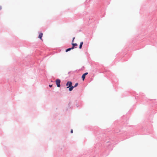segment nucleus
<instances>
[{
  "mask_svg": "<svg viewBox=\"0 0 157 157\" xmlns=\"http://www.w3.org/2000/svg\"><path fill=\"white\" fill-rule=\"evenodd\" d=\"M71 51L70 48L66 49L65 50V52H67Z\"/></svg>",
  "mask_w": 157,
  "mask_h": 157,
  "instance_id": "20",
  "label": "nucleus"
},
{
  "mask_svg": "<svg viewBox=\"0 0 157 157\" xmlns=\"http://www.w3.org/2000/svg\"><path fill=\"white\" fill-rule=\"evenodd\" d=\"M153 103L150 105L149 110L147 111L146 115V117L148 120L151 122V120H152L153 115L157 111V102L155 100H153Z\"/></svg>",
  "mask_w": 157,
  "mask_h": 157,
  "instance_id": "6",
  "label": "nucleus"
},
{
  "mask_svg": "<svg viewBox=\"0 0 157 157\" xmlns=\"http://www.w3.org/2000/svg\"><path fill=\"white\" fill-rule=\"evenodd\" d=\"M75 105L77 107H78L79 106V105L77 104V102H76Z\"/></svg>",
  "mask_w": 157,
  "mask_h": 157,
  "instance_id": "25",
  "label": "nucleus"
},
{
  "mask_svg": "<svg viewBox=\"0 0 157 157\" xmlns=\"http://www.w3.org/2000/svg\"><path fill=\"white\" fill-rule=\"evenodd\" d=\"M71 46H72L75 48H77L78 44L76 43H71Z\"/></svg>",
  "mask_w": 157,
  "mask_h": 157,
  "instance_id": "16",
  "label": "nucleus"
},
{
  "mask_svg": "<svg viewBox=\"0 0 157 157\" xmlns=\"http://www.w3.org/2000/svg\"><path fill=\"white\" fill-rule=\"evenodd\" d=\"M151 1H155L156 2V6H154L152 5L151 6V9H152V11L149 13L148 16V20L146 22H145L142 25V28L140 34L139 36V37L137 36V39L140 40L139 38L140 36H144L147 33L148 30H153L156 26V23L157 18L154 15L155 12L157 9V0H150Z\"/></svg>",
  "mask_w": 157,
  "mask_h": 157,
  "instance_id": "3",
  "label": "nucleus"
},
{
  "mask_svg": "<svg viewBox=\"0 0 157 157\" xmlns=\"http://www.w3.org/2000/svg\"><path fill=\"white\" fill-rule=\"evenodd\" d=\"M98 71L100 73H106L105 76L111 81L113 87H116L118 84V80L116 78V76L109 71L106 69L102 65L99 67L98 68Z\"/></svg>",
  "mask_w": 157,
  "mask_h": 157,
  "instance_id": "5",
  "label": "nucleus"
},
{
  "mask_svg": "<svg viewBox=\"0 0 157 157\" xmlns=\"http://www.w3.org/2000/svg\"><path fill=\"white\" fill-rule=\"evenodd\" d=\"M2 7L1 6H0V10L2 9Z\"/></svg>",
  "mask_w": 157,
  "mask_h": 157,
  "instance_id": "28",
  "label": "nucleus"
},
{
  "mask_svg": "<svg viewBox=\"0 0 157 157\" xmlns=\"http://www.w3.org/2000/svg\"><path fill=\"white\" fill-rule=\"evenodd\" d=\"M111 0H86L85 2L86 6L89 4L91 1L94 2L93 8L98 9V12H94L90 16L87 18H84L83 20L85 24L81 26L80 30H77V33L82 32L90 34L91 28L95 30L97 27V23H98V19L100 17H101L104 16L103 14L107 6L110 4Z\"/></svg>",
  "mask_w": 157,
  "mask_h": 157,
  "instance_id": "2",
  "label": "nucleus"
},
{
  "mask_svg": "<svg viewBox=\"0 0 157 157\" xmlns=\"http://www.w3.org/2000/svg\"><path fill=\"white\" fill-rule=\"evenodd\" d=\"M53 86V84H49V87L50 88H52V87Z\"/></svg>",
  "mask_w": 157,
  "mask_h": 157,
  "instance_id": "23",
  "label": "nucleus"
},
{
  "mask_svg": "<svg viewBox=\"0 0 157 157\" xmlns=\"http://www.w3.org/2000/svg\"><path fill=\"white\" fill-rule=\"evenodd\" d=\"M55 83L56 84V85L57 87L58 88H60L61 87L60 83L61 82V81L60 79L59 78H57L56 79L55 81Z\"/></svg>",
  "mask_w": 157,
  "mask_h": 157,
  "instance_id": "11",
  "label": "nucleus"
},
{
  "mask_svg": "<svg viewBox=\"0 0 157 157\" xmlns=\"http://www.w3.org/2000/svg\"><path fill=\"white\" fill-rule=\"evenodd\" d=\"M71 72V71H70L68 72V74H69Z\"/></svg>",
  "mask_w": 157,
  "mask_h": 157,
  "instance_id": "30",
  "label": "nucleus"
},
{
  "mask_svg": "<svg viewBox=\"0 0 157 157\" xmlns=\"http://www.w3.org/2000/svg\"><path fill=\"white\" fill-rule=\"evenodd\" d=\"M147 40L149 42V44H152L157 47V33L151 32L147 36Z\"/></svg>",
  "mask_w": 157,
  "mask_h": 157,
  "instance_id": "7",
  "label": "nucleus"
},
{
  "mask_svg": "<svg viewBox=\"0 0 157 157\" xmlns=\"http://www.w3.org/2000/svg\"><path fill=\"white\" fill-rule=\"evenodd\" d=\"M129 52L127 53L121 52L119 53L117 55V58L115 59V61L113 62L112 65L114 64L115 61L118 60V61L123 62L127 61L128 59L131 56L129 54Z\"/></svg>",
  "mask_w": 157,
  "mask_h": 157,
  "instance_id": "8",
  "label": "nucleus"
},
{
  "mask_svg": "<svg viewBox=\"0 0 157 157\" xmlns=\"http://www.w3.org/2000/svg\"><path fill=\"white\" fill-rule=\"evenodd\" d=\"M70 48V49L71 50H72V49H75V48L72 46H71V47Z\"/></svg>",
  "mask_w": 157,
  "mask_h": 157,
  "instance_id": "24",
  "label": "nucleus"
},
{
  "mask_svg": "<svg viewBox=\"0 0 157 157\" xmlns=\"http://www.w3.org/2000/svg\"><path fill=\"white\" fill-rule=\"evenodd\" d=\"M75 38V37H73L72 41H71V43H73L74 42Z\"/></svg>",
  "mask_w": 157,
  "mask_h": 157,
  "instance_id": "22",
  "label": "nucleus"
},
{
  "mask_svg": "<svg viewBox=\"0 0 157 157\" xmlns=\"http://www.w3.org/2000/svg\"><path fill=\"white\" fill-rule=\"evenodd\" d=\"M9 70H10V69Z\"/></svg>",
  "mask_w": 157,
  "mask_h": 157,
  "instance_id": "35",
  "label": "nucleus"
},
{
  "mask_svg": "<svg viewBox=\"0 0 157 157\" xmlns=\"http://www.w3.org/2000/svg\"><path fill=\"white\" fill-rule=\"evenodd\" d=\"M85 68V67L84 66H82L81 68L79 69L78 71H80V70H82L84 69Z\"/></svg>",
  "mask_w": 157,
  "mask_h": 157,
  "instance_id": "21",
  "label": "nucleus"
},
{
  "mask_svg": "<svg viewBox=\"0 0 157 157\" xmlns=\"http://www.w3.org/2000/svg\"><path fill=\"white\" fill-rule=\"evenodd\" d=\"M144 7L143 6H141V9L140 10V14H142V12L144 11V12H145V9H144Z\"/></svg>",
  "mask_w": 157,
  "mask_h": 157,
  "instance_id": "17",
  "label": "nucleus"
},
{
  "mask_svg": "<svg viewBox=\"0 0 157 157\" xmlns=\"http://www.w3.org/2000/svg\"><path fill=\"white\" fill-rule=\"evenodd\" d=\"M85 53H86V54H87V52H86Z\"/></svg>",
  "mask_w": 157,
  "mask_h": 157,
  "instance_id": "32",
  "label": "nucleus"
},
{
  "mask_svg": "<svg viewBox=\"0 0 157 157\" xmlns=\"http://www.w3.org/2000/svg\"><path fill=\"white\" fill-rule=\"evenodd\" d=\"M88 74V72H86L84 73L81 76V78L82 80L83 81H84V79L85 78L86 76Z\"/></svg>",
  "mask_w": 157,
  "mask_h": 157,
  "instance_id": "13",
  "label": "nucleus"
},
{
  "mask_svg": "<svg viewBox=\"0 0 157 157\" xmlns=\"http://www.w3.org/2000/svg\"><path fill=\"white\" fill-rule=\"evenodd\" d=\"M71 101H69V103L68 104V107L66 109V111H68V109H72L73 106H70V104H71Z\"/></svg>",
  "mask_w": 157,
  "mask_h": 157,
  "instance_id": "15",
  "label": "nucleus"
},
{
  "mask_svg": "<svg viewBox=\"0 0 157 157\" xmlns=\"http://www.w3.org/2000/svg\"><path fill=\"white\" fill-rule=\"evenodd\" d=\"M70 133L72 134L73 133V130L72 129H71L70 131Z\"/></svg>",
  "mask_w": 157,
  "mask_h": 157,
  "instance_id": "26",
  "label": "nucleus"
},
{
  "mask_svg": "<svg viewBox=\"0 0 157 157\" xmlns=\"http://www.w3.org/2000/svg\"><path fill=\"white\" fill-rule=\"evenodd\" d=\"M2 133L1 132H0V135L2 136Z\"/></svg>",
  "mask_w": 157,
  "mask_h": 157,
  "instance_id": "29",
  "label": "nucleus"
},
{
  "mask_svg": "<svg viewBox=\"0 0 157 157\" xmlns=\"http://www.w3.org/2000/svg\"><path fill=\"white\" fill-rule=\"evenodd\" d=\"M57 53L56 52H53V53H51V54L53 55L54 54H55V53Z\"/></svg>",
  "mask_w": 157,
  "mask_h": 157,
  "instance_id": "27",
  "label": "nucleus"
},
{
  "mask_svg": "<svg viewBox=\"0 0 157 157\" xmlns=\"http://www.w3.org/2000/svg\"><path fill=\"white\" fill-rule=\"evenodd\" d=\"M115 121L113 124V130H106L104 132H101L100 129L95 128L94 134L95 135V143L94 145V150L89 151L88 154L78 157H96L100 152H102V156H107L112 151L114 145L118 142V138L121 140H124L136 135H146L152 132L145 126L138 125L129 126L127 125L128 122V119H123Z\"/></svg>",
  "mask_w": 157,
  "mask_h": 157,
  "instance_id": "1",
  "label": "nucleus"
},
{
  "mask_svg": "<svg viewBox=\"0 0 157 157\" xmlns=\"http://www.w3.org/2000/svg\"><path fill=\"white\" fill-rule=\"evenodd\" d=\"M61 86H63V85L62 84H61Z\"/></svg>",
  "mask_w": 157,
  "mask_h": 157,
  "instance_id": "34",
  "label": "nucleus"
},
{
  "mask_svg": "<svg viewBox=\"0 0 157 157\" xmlns=\"http://www.w3.org/2000/svg\"><path fill=\"white\" fill-rule=\"evenodd\" d=\"M38 38H39L40 40H42V37L43 36V33L41 32H38Z\"/></svg>",
  "mask_w": 157,
  "mask_h": 157,
  "instance_id": "12",
  "label": "nucleus"
},
{
  "mask_svg": "<svg viewBox=\"0 0 157 157\" xmlns=\"http://www.w3.org/2000/svg\"><path fill=\"white\" fill-rule=\"evenodd\" d=\"M75 101H77V100H75Z\"/></svg>",
  "mask_w": 157,
  "mask_h": 157,
  "instance_id": "33",
  "label": "nucleus"
},
{
  "mask_svg": "<svg viewBox=\"0 0 157 157\" xmlns=\"http://www.w3.org/2000/svg\"><path fill=\"white\" fill-rule=\"evenodd\" d=\"M136 93V92L135 91H132V92L130 91H125L123 93L122 97L127 96L130 95H134Z\"/></svg>",
  "mask_w": 157,
  "mask_h": 157,
  "instance_id": "10",
  "label": "nucleus"
},
{
  "mask_svg": "<svg viewBox=\"0 0 157 157\" xmlns=\"http://www.w3.org/2000/svg\"><path fill=\"white\" fill-rule=\"evenodd\" d=\"M72 82L71 81H68L66 83L65 85L67 86L66 88L69 89L68 90L70 92L71 91L73 90V86Z\"/></svg>",
  "mask_w": 157,
  "mask_h": 157,
  "instance_id": "9",
  "label": "nucleus"
},
{
  "mask_svg": "<svg viewBox=\"0 0 157 157\" xmlns=\"http://www.w3.org/2000/svg\"><path fill=\"white\" fill-rule=\"evenodd\" d=\"M77 70H76L75 71V72Z\"/></svg>",
  "mask_w": 157,
  "mask_h": 157,
  "instance_id": "31",
  "label": "nucleus"
},
{
  "mask_svg": "<svg viewBox=\"0 0 157 157\" xmlns=\"http://www.w3.org/2000/svg\"><path fill=\"white\" fill-rule=\"evenodd\" d=\"M136 108V107L135 106V105H134L132 108H130V109H129V110L128 111V113H127L126 114V115L127 116L128 115L131 113L132 111V109H135Z\"/></svg>",
  "mask_w": 157,
  "mask_h": 157,
  "instance_id": "14",
  "label": "nucleus"
},
{
  "mask_svg": "<svg viewBox=\"0 0 157 157\" xmlns=\"http://www.w3.org/2000/svg\"><path fill=\"white\" fill-rule=\"evenodd\" d=\"M35 62L31 55H28L21 62L18 63L12 69V71L14 73V75L11 77L14 80L16 78H20L23 74V69L25 67L27 66L32 67L33 66Z\"/></svg>",
  "mask_w": 157,
  "mask_h": 157,
  "instance_id": "4",
  "label": "nucleus"
},
{
  "mask_svg": "<svg viewBox=\"0 0 157 157\" xmlns=\"http://www.w3.org/2000/svg\"><path fill=\"white\" fill-rule=\"evenodd\" d=\"M78 82H76L75 85L74 86H73V89L75 88V87H77L78 86Z\"/></svg>",
  "mask_w": 157,
  "mask_h": 157,
  "instance_id": "19",
  "label": "nucleus"
},
{
  "mask_svg": "<svg viewBox=\"0 0 157 157\" xmlns=\"http://www.w3.org/2000/svg\"><path fill=\"white\" fill-rule=\"evenodd\" d=\"M83 44V41H81L80 42V44L79 47V48L80 49H81L82 48V47Z\"/></svg>",
  "mask_w": 157,
  "mask_h": 157,
  "instance_id": "18",
  "label": "nucleus"
}]
</instances>
